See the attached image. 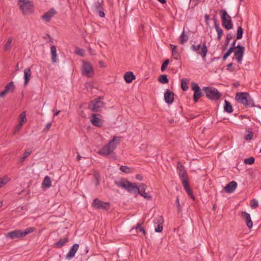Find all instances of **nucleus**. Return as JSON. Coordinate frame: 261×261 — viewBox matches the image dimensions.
Returning a JSON list of instances; mask_svg holds the SVG:
<instances>
[{"mask_svg": "<svg viewBox=\"0 0 261 261\" xmlns=\"http://www.w3.org/2000/svg\"><path fill=\"white\" fill-rule=\"evenodd\" d=\"M120 170L124 173H129L130 171V168L126 166H121L120 168Z\"/></svg>", "mask_w": 261, "mask_h": 261, "instance_id": "nucleus-44", "label": "nucleus"}, {"mask_svg": "<svg viewBox=\"0 0 261 261\" xmlns=\"http://www.w3.org/2000/svg\"><path fill=\"white\" fill-rule=\"evenodd\" d=\"M141 196L143 197L145 199L150 200L152 199V196L145 192L139 193Z\"/></svg>", "mask_w": 261, "mask_h": 261, "instance_id": "nucleus-42", "label": "nucleus"}, {"mask_svg": "<svg viewBox=\"0 0 261 261\" xmlns=\"http://www.w3.org/2000/svg\"><path fill=\"white\" fill-rule=\"evenodd\" d=\"M241 214L242 218L245 220L247 226L250 229L253 226V222L250 214L244 211L241 212Z\"/></svg>", "mask_w": 261, "mask_h": 261, "instance_id": "nucleus-16", "label": "nucleus"}, {"mask_svg": "<svg viewBox=\"0 0 261 261\" xmlns=\"http://www.w3.org/2000/svg\"><path fill=\"white\" fill-rule=\"evenodd\" d=\"M96 12L98 14L99 16L100 17H104L105 16V14L104 12L102 10V9H100L99 10L96 11Z\"/></svg>", "mask_w": 261, "mask_h": 261, "instance_id": "nucleus-52", "label": "nucleus"}, {"mask_svg": "<svg viewBox=\"0 0 261 261\" xmlns=\"http://www.w3.org/2000/svg\"><path fill=\"white\" fill-rule=\"evenodd\" d=\"M92 205L94 208L107 210L110 206V203L109 202H104L98 199H95L93 201Z\"/></svg>", "mask_w": 261, "mask_h": 261, "instance_id": "nucleus-10", "label": "nucleus"}, {"mask_svg": "<svg viewBox=\"0 0 261 261\" xmlns=\"http://www.w3.org/2000/svg\"><path fill=\"white\" fill-rule=\"evenodd\" d=\"M135 75L132 71L126 72L124 76V79L127 83H130L133 80L135 79Z\"/></svg>", "mask_w": 261, "mask_h": 261, "instance_id": "nucleus-24", "label": "nucleus"}, {"mask_svg": "<svg viewBox=\"0 0 261 261\" xmlns=\"http://www.w3.org/2000/svg\"><path fill=\"white\" fill-rule=\"evenodd\" d=\"M237 40H235L233 41V42L231 43V47L230 48H232L233 50H234L235 49H237V46L236 45Z\"/></svg>", "mask_w": 261, "mask_h": 261, "instance_id": "nucleus-57", "label": "nucleus"}, {"mask_svg": "<svg viewBox=\"0 0 261 261\" xmlns=\"http://www.w3.org/2000/svg\"><path fill=\"white\" fill-rule=\"evenodd\" d=\"M121 139V137L114 136L107 144L97 152V153L102 156L112 154L116 149L117 145L120 143Z\"/></svg>", "mask_w": 261, "mask_h": 261, "instance_id": "nucleus-2", "label": "nucleus"}, {"mask_svg": "<svg viewBox=\"0 0 261 261\" xmlns=\"http://www.w3.org/2000/svg\"><path fill=\"white\" fill-rule=\"evenodd\" d=\"M51 123H48L46 124V126H45L44 128L43 129V132H47L51 127Z\"/></svg>", "mask_w": 261, "mask_h": 261, "instance_id": "nucleus-55", "label": "nucleus"}, {"mask_svg": "<svg viewBox=\"0 0 261 261\" xmlns=\"http://www.w3.org/2000/svg\"><path fill=\"white\" fill-rule=\"evenodd\" d=\"M94 177L96 180H100V175L97 172L94 173Z\"/></svg>", "mask_w": 261, "mask_h": 261, "instance_id": "nucleus-56", "label": "nucleus"}, {"mask_svg": "<svg viewBox=\"0 0 261 261\" xmlns=\"http://www.w3.org/2000/svg\"><path fill=\"white\" fill-rule=\"evenodd\" d=\"M191 49L200 55L203 60H205L208 51L205 42H204L201 46L200 44H192L191 46Z\"/></svg>", "mask_w": 261, "mask_h": 261, "instance_id": "nucleus-7", "label": "nucleus"}, {"mask_svg": "<svg viewBox=\"0 0 261 261\" xmlns=\"http://www.w3.org/2000/svg\"><path fill=\"white\" fill-rule=\"evenodd\" d=\"M214 27L218 34L217 39L220 40L223 34V31L220 27L219 24L218 23L217 20L216 19H215V21Z\"/></svg>", "mask_w": 261, "mask_h": 261, "instance_id": "nucleus-23", "label": "nucleus"}, {"mask_svg": "<svg viewBox=\"0 0 261 261\" xmlns=\"http://www.w3.org/2000/svg\"><path fill=\"white\" fill-rule=\"evenodd\" d=\"M50 53L51 55V61L53 63H56L58 61V56L57 54V49L55 46L53 45L50 47Z\"/></svg>", "mask_w": 261, "mask_h": 261, "instance_id": "nucleus-27", "label": "nucleus"}, {"mask_svg": "<svg viewBox=\"0 0 261 261\" xmlns=\"http://www.w3.org/2000/svg\"><path fill=\"white\" fill-rule=\"evenodd\" d=\"M158 81L161 84H167L169 82V80L167 75L166 74L161 75L158 79Z\"/></svg>", "mask_w": 261, "mask_h": 261, "instance_id": "nucleus-31", "label": "nucleus"}, {"mask_svg": "<svg viewBox=\"0 0 261 261\" xmlns=\"http://www.w3.org/2000/svg\"><path fill=\"white\" fill-rule=\"evenodd\" d=\"M164 219L162 216H159L156 217L153 220L155 231L156 232H161L163 231V223Z\"/></svg>", "mask_w": 261, "mask_h": 261, "instance_id": "nucleus-15", "label": "nucleus"}, {"mask_svg": "<svg viewBox=\"0 0 261 261\" xmlns=\"http://www.w3.org/2000/svg\"><path fill=\"white\" fill-rule=\"evenodd\" d=\"M69 241V239L67 237L60 239L58 242H56L54 244V246L57 248H61L65 244L68 242Z\"/></svg>", "mask_w": 261, "mask_h": 261, "instance_id": "nucleus-25", "label": "nucleus"}, {"mask_svg": "<svg viewBox=\"0 0 261 261\" xmlns=\"http://www.w3.org/2000/svg\"><path fill=\"white\" fill-rule=\"evenodd\" d=\"M191 88L194 92L198 91L199 90V89H200L199 86L196 83L194 82H193L192 83Z\"/></svg>", "mask_w": 261, "mask_h": 261, "instance_id": "nucleus-48", "label": "nucleus"}, {"mask_svg": "<svg viewBox=\"0 0 261 261\" xmlns=\"http://www.w3.org/2000/svg\"><path fill=\"white\" fill-rule=\"evenodd\" d=\"M23 125V124L22 123L19 122V123L15 126V130H14L15 133H16V132H18V131H19L21 129Z\"/></svg>", "mask_w": 261, "mask_h": 261, "instance_id": "nucleus-50", "label": "nucleus"}, {"mask_svg": "<svg viewBox=\"0 0 261 261\" xmlns=\"http://www.w3.org/2000/svg\"><path fill=\"white\" fill-rule=\"evenodd\" d=\"M170 46L172 48V52H173V51H176V48H177V46L175 45H173V44H170Z\"/></svg>", "mask_w": 261, "mask_h": 261, "instance_id": "nucleus-58", "label": "nucleus"}, {"mask_svg": "<svg viewBox=\"0 0 261 261\" xmlns=\"http://www.w3.org/2000/svg\"><path fill=\"white\" fill-rule=\"evenodd\" d=\"M136 229L139 230V231L142 232L143 234H145V233H146L145 230L143 227H141V225L140 224H137V225L136 227Z\"/></svg>", "mask_w": 261, "mask_h": 261, "instance_id": "nucleus-49", "label": "nucleus"}, {"mask_svg": "<svg viewBox=\"0 0 261 261\" xmlns=\"http://www.w3.org/2000/svg\"><path fill=\"white\" fill-rule=\"evenodd\" d=\"M75 53L81 57H84L85 56V50L83 48H81L78 47L75 48Z\"/></svg>", "mask_w": 261, "mask_h": 261, "instance_id": "nucleus-36", "label": "nucleus"}, {"mask_svg": "<svg viewBox=\"0 0 261 261\" xmlns=\"http://www.w3.org/2000/svg\"><path fill=\"white\" fill-rule=\"evenodd\" d=\"M13 41V38L10 37L8 38L7 42L5 45V49L8 50L10 48L11 44Z\"/></svg>", "mask_w": 261, "mask_h": 261, "instance_id": "nucleus-37", "label": "nucleus"}, {"mask_svg": "<svg viewBox=\"0 0 261 261\" xmlns=\"http://www.w3.org/2000/svg\"><path fill=\"white\" fill-rule=\"evenodd\" d=\"M204 18H205V21L207 22L210 19L209 15L207 14H205L204 16Z\"/></svg>", "mask_w": 261, "mask_h": 261, "instance_id": "nucleus-61", "label": "nucleus"}, {"mask_svg": "<svg viewBox=\"0 0 261 261\" xmlns=\"http://www.w3.org/2000/svg\"><path fill=\"white\" fill-rule=\"evenodd\" d=\"M79 247V245L78 244H74L72 247L70 249L69 252L66 255L67 258H73L76 251H77Z\"/></svg>", "mask_w": 261, "mask_h": 261, "instance_id": "nucleus-21", "label": "nucleus"}, {"mask_svg": "<svg viewBox=\"0 0 261 261\" xmlns=\"http://www.w3.org/2000/svg\"><path fill=\"white\" fill-rule=\"evenodd\" d=\"M35 230V228L33 227L27 228L23 230L21 229H16L7 233L6 234V237L12 240L19 239L23 238L27 235L33 232Z\"/></svg>", "mask_w": 261, "mask_h": 261, "instance_id": "nucleus-3", "label": "nucleus"}, {"mask_svg": "<svg viewBox=\"0 0 261 261\" xmlns=\"http://www.w3.org/2000/svg\"><path fill=\"white\" fill-rule=\"evenodd\" d=\"M189 39V36L185 34L184 30L180 36L179 37V41L180 44H184Z\"/></svg>", "mask_w": 261, "mask_h": 261, "instance_id": "nucleus-29", "label": "nucleus"}, {"mask_svg": "<svg viewBox=\"0 0 261 261\" xmlns=\"http://www.w3.org/2000/svg\"><path fill=\"white\" fill-rule=\"evenodd\" d=\"M32 153V150L31 149H28L25 150L23 153V156L26 158L29 156Z\"/></svg>", "mask_w": 261, "mask_h": 261, "instance_id": "nucleus-54", "label": "nucleus"}, {"mask_svg": "<svg viewBox=\"0 0 261 261\" xmlns=\"http://www.w3.org/2000/svg\"><path fill=\"white\" fill-rule=\"evenodd\" d=\"M172 55L175 60H179L180 58V54L177 50L172 52Z\"/></svg>", "mask_w": 261, "mask_h": 261, "instance_id": "nucleus-46", "label": "nucleus"}, {"mask_svg": "<svg viewBox=\"0 0 261 261\" xmlns=\"http://www.w3.org/2000/svg\"><path fill=\"white\" fill-rule=\"evenodd\" d=\"M32 75L31 68H27L24 70V86L28 85Z\"/></svg>", "mask_w": 261, "mask_h": 261, "instance_id": "nucleus-20", "label": "nucleus"}, {"mask_svg": "<svg viewBox=\"0 0 261 261\" xmlns=\"http://www.w3.org/2000/svg\"><path fill=\"white\" fill-rule=\"evenodd\" d=\"M176 202L177 206V211H178V213H179L181 211V207L180 203H179V200L178 197H176Z\"/></svg>", "mask_w": 261, "mask_h": 261, "instance_id": "nucleus-51", "label": "nucleus"}, {"mask_svg": "<svg viewBox=\"0 0 261 261\" xmlns=\"http://www.w3.org/2000/svg\"><path fill=\"white\" fill-rule=\"evenodd\" d=\"M81 73L83 75L87 77H91L93 76L94 71L91 64L89 62L85 61L82 62Z\"/></svg>", "mask_w": 261, "mask_h": 261, "instance_id": "nucleus-8", "label": "nucleus"}, {"mask_svg": "<svg viewBox=\"0 0 261 261\" xmlns=\"http://www.w3.org/2000/svg\"><path fill=\"white\" fill-rule=\"evenodd\" d=\"M203 90L205 92L206 96L212 100H217L222 95L219 91L214 87H205L203 88Z\"/></svg>", "mask_w": 261, "mask_h": 261, "instance_id": "nucleus-5", "label": "nucleus"}, {"mask_svg": "<svg viewBox=\"0 0 261 261\" xmlns=\"http://www.w3.org/2000/svg\"><path fill=\"white\" fill-rule=\"evenodd\" d=\"M233 64L232 63H230L229 64H228L227 65V69L228 70H229V68H230V67H231L232 66Z\"/></svg>", "mask_w": 261, "mask_h": 261, "instance_id": "nucleus-64", "label": "nucleus"}, {"mask_svg": "<svg viewBox=\"0 0 261 261\" xmlns=\"http://www.w3.org/2000/svg\"><path fill=\"white\" fill-rule=\"evenodd\" d=\"M237 187V184L234 181H231L229 183H228L224 188V191L226 193H232L233 192Z\"/></svg>", "mask_w": 261, "mask_h": 261, "instance_id": "nucleus-19", "label": "nucleus"}, {"mask_svg": "<svg viewBox=\"0 0 261 261\" xmlns=\"http://www.w3.org/2000/svg\"><path fill=\"white\" fill-rule=\"evenodd\" d=\"M15 89L13 82H9L5 87V90L0 93V97L5 96L9 92L13 91Z\"/></svg>", "mask_w": 261, "mask_h": 261, "instance_id": "nucleus-18", "label": "nucleus"}, {"mask_svg": "<svg viewBox=\"0 0 261 261\" xmlns=\"http://www.w3.org/2000/svg\"><path fill=\"white\" fill-rule=\"evenodd\" d=\"M158 1L162 4H164L166 3V0H158Z\"/></svg>", "mask_w": 261, "mask_h": 261, "instance_id": "nucleus-63", "label": "nucleus"}, {"mask_svg": "<svg viewBox=\"0 0 261 261\" xmlns=\"http://www.w3.org/2000/svg\"><path fill=\"white\" fill-rule=\"evenodd\" d=\"M237 48L234 49V57L237 59L239 64H241L244 54L245 47L240 45H237Z\"/></svg>", "mask_w": 261, "mask_h": 261, "instance_id": "nucleus-13", "label": "nucleus"}, {"mask_svg": "<svg viewBox=\"0 0 261 261\" xmlns=\"http://www.w3.org/2000/svg\"><path fill=\"white\" fill-rule=\"evenodd\" d=\"M100 114L93 113L90 118L91 123L95 126L101 127L103 125V120Z\"/></svg>", "mask_w": 261, "mask_h": 261, "instance_id": "nucleus-12", "label": "nucleus"}, {"mask_svg": "<svg viewBox=\"0 0 261 261\" xmlns=\"http://www.w3.org/2000/svg\"><path fill=\"white\" fill-rule=\"evenodd\" d=\"M51 186V181L50 178L48 176H46L42 182V188H49Z\"/></svg>", "mask_w": 261, "mask_h": 261, "instance_id": "nucleus-26", "label": "nucleus"}, {"mask_svg": "<svg viewBox=\"0 0 261 261\" xmlns=\"http://www.w3.org/2000/svg\"><path fill=\"white\" fill-rule=\"evenodd\" d=\"M169 60L168 59L166 60L161 66V71L162 72L164 71L165 69L167 68L168 65L169 64Z\"/></svg>", "mask_w": 261, "mask_h": 261, "instance_id": "nucleus-45", "label": "nucleus"}, {"mask_svg": "<svg viewBox=\"0 0 261 261\" xmlns=\"http://www.w3.org/2000/svg\"><path fill=\"white\" fill-rule=\"evenodd\" d=\"M232 51H233L232 48H229L223 57V60L224 61L230 55Z\"/></svg>", "mask_w": 261, "mask_h": 261, "instance_id": "nucleus-43", "label": "nucleus"}, {"mask_svg": "<svg viewBox=\"0 0 261 261\" xmlns=\"http://www.w3.org/2000/svg\"><path fill=\"white\" fill-rule=\"evenodd\" d=\"M46 38H48L49 39H50V41H51V42H53V38H51V37L50 36V35H49V34H47L46 35V37H44V39H46Z\"/></svg>", "mask_w": 261, "mask_h": 261, "instance_id": "nucleus-60", "label": "nucleus"}, {"mask_svg": "<svg viewBox=\"0 0 261 261\" xmlns=\"http://www.w3.org/2000/svg\"><path fill=\"white\" fill-rule=\"evenodd\" d=\"M221 16V19L222 21V25L227 30H229L233 28V24L231 20V17L224 9H221L219 11Z\"/></svg>", "mask_w": 261, "mask_h": 261, "instance_id": "nucleus-6", "label": "nucleus"}, {"mask_svg": "<svg viewBox=\"0 0 261 261\" xmlns=\"http://www.w3.org/2000/svg\"><path fill=\"white\" fill-rule=\"evenodd\" d=\"M115 183L117 187H121L128 192L134 193L135 195L145 192L147 188L146 185L143 183H141L139 186H137L136 183L131 182L125 178L116 181Z\"/></svg>", "mask_w": 261, "mask_h": 261, "instance_id": "nucleus-1", "label": "nucleus"}, {"mask_svg": "<svg viewBox=\"0 0 261 261\" xmlns=\"http://www.w3.org/2000/svg\"><path fill=\"white\" fill-rule=\"evenodd\" d=\"M93 8L95 12L100 9H102L101 4L99 1L94 2L93 5Z\"/></svg>", "mask_w": 261, "mask_h": 261, "instance_id": "nucleus-38", "label": "nucleus"}, {"mask_svg": "<svg viewBox=\"0 0 261 261\" xmlns=\"http://www.w3.org/2000/svg\"><path fill=\"white\" fill-rule=\"evenodd\" d=\"M182 185L188 195L190 196L192 198L194 199V197L191 189L190 188L188 182L185 180Z\"/></svg>", "mask_w": 261, "mask_h": 261, "instance_id": "nucleus-30", "label": "nucleus"}, {"mask_svg": "<svg viewBox=\"0 0 261 261\" xmlns=\"http://www.w3.org/2000/svg\"><path fill=\"white\" fill-rule=\"evenodd\" d=\"M252 137H253V134L251 132H250L248 134H247L246 136H245V139L247 140H251L252 139Z\"/></svg>", "mask_w": 261, "mask_h": 261, "instance_id": "nucleus-53", "label": "nucleus"}, {"mask_svg": "<svg viewBox=\"0 0 261 261\" xmlns=\"http://www.w3.org/2000/svg\"><path fill=\"white\" fill-rule=\"evenodd\" d=\"M54 111L55 112L54 116H57L60 113V111H59V110H57L56 111Z\"/></svg>", "mask_w": 261, "mask_h": 261, "instance_id": "nucleus-62", "label": "nucleus"}, {"mask_svg": "<svg viewBox=\"0 0 261 261\" xmlns=\"http://www.w3.org/2000/svg\"><path fill=\"white\" fill-rule=\"evenodd\" d=\"M181 88L182 90L186 91H187L189 87L187 85V82L186 81V79H182L181 82Z\"/></svg>", "mask_w": 261, "mask_h": 261, "instance_id": "nucleus-40", "label": "nucleus"}, {"mask_svg": "<svg viewBox=\"0 0 261 261\" xmlns=\"http://www.w3.org/2000/svg\"><path fill=\"white\" fill-rule=\"evenodd\" d=\"M174 93L170 91L169 89H166L164 94V100L165 102L170 105L174 101Z\"/></svg>", "mask_w": 261, "mask_h": 261, "instance_id": "nucleus-17", "label": "nucleus"}, {"mask_svg": "<svg viewBox=\"0 0 261 261\" xmlns=\"http://www.w3.org/2000/svg\"><path fill=\"white\" fill-rule=\"evenodd\" d=\"M224 103H225L224 106V111L226 112H227L228 113H230L232 112L233 109H232V105H231L230 102H229V101H228L226 100H225Z\"/></svg>", "mask_w": 261, "mask_h": 261, "instance_id": "nucleus-28", "label": "nucleus"}, {"mask_svg": "<svg viewBox=\"0 0 261 261\" xmlns=\"http://www.w3.org/2000/svg\"><path fill=\"white\" fill-rule=\"evenodd\" d=\"M202 94L200 91V89L198 91H196L194 92V96H193V99L195 102H197L199 98L202 96Z\"/></svg>", "mask_w": 261, "mask_h": 261, "instance_id": "nucleus-33", "label": "nucleus"}, {"mask_svg": "<svg viewBox=\"0 0 261 261\" xmlns=\"http://www.w3.org/2000/svg\"><path fill=\"white\" fill-rule=\"evenodd\" d=\"M243 32L244 31L242 28L241 27H239L237 30V39L239 40L242 39Z\"/></svg>", "mask_w": 261, "mask_h": 261, "instance_id": "nucleus-35", "label": "nucleus"}, {"mask_svg": "<svg viewBox=\"0 0 261 261\" xmlns=\"http://www.w3.org/2000/svg\"><path fill=\"white\" fill-rule=\"evenodd\" d=\"M102 97H99L92 100L88 106V108L92 112H99L104 107V103L101 100Z\"/></svg>", "mask_w": 261, "mask_h": 261, "instance_id": "nucleus-9", "label": "nucleus"}, {"mask_svg": "<svg viewBox=\"0 0 261 261\" xmlns=\"http://www.w3.org/2000/svg\"><path fill=\"white\" fill-rule=\"evenodd\" d=\"M233 35L231 33H228L226 36V38L225 40V42L224 44V47L223 48V50H225L226 49V46H228V45L229 43L230 40L232 38Z\"/></svg>", "mask_w": 261, "mask_h": 261, "instance_id": "nucleus-34", "label": "nucleus"}, {"mask_svg": "<svg viewBox=\"0 0 261 261\" xmlns=\"http://www.w3.org/2000/svg\"><path fill=\"white\" fill-rule=\"evenodd\" d=\"M10 180V178L7 176H5L0 178V188L3 187L7 182H8V181Z\"/></svg>", "mask_w": 261, "mask_h": 261, "instance_id": "nucleus-32", "label": "nucleus"}, {"mask_svg": "<svg viewBox=\"0 0 261 261\" xmlns=\"http://www.w3.org/2000/svg\"><path fill=\"white\" fill-rule=\"evenodd\" d=\"M56 14V11L54 9L49 10L42 15V18L46 22L49 21L50 18Z\"/></svg>", "mask_w": 261, "mask_h": 261, "instance_id": "nucleus-22", "label": "nucleus"}, {"mask_svg": "<svg viewBox=\"0 0 261 261\" xmlns=\"http://www.w3.org/2000/svg\"><path fill=\"white\" fill-rule=\"evenodd\" d=\"M258 201L255 199H252L250 202V206L252 208H256L258 206Z\"/></svg>", "mask_w": 261, "mask_h": 261, "instance_id": "nucleus-47", "label": "nucleus"}, {"mask_svg": "<svg viewBox=\"0 0 261 261\" xmlns=\"http://www.w3.org/2000/svg\"><path fill=\"white\" fill-rule=\"evenodd\" d=\"M177 168L178 175L182 181V184H184L185 180L188 182V175L185 169L184 166L179 162H178Z\"/></svg>", "mask_w": 261, "mask_h": 261, "instance_id": "nucleus-14", "label": "nucleus"}, {"mask_svg": "<svg viewBox=\"0 0 261 261\" xmlns=\"http://www.w3.org/2000/svg\"><path fill=\"white\" fill-rule=\"evenodd\" d=\"M136 178L139 180H142L143 179V177L140 174H137L136 175Z\"/></svg>", "mask_w": 261, "mask_h": 261, "instance_id": "nucleus-59", "label": "nucleus"}, {"mask_svg": "<svg viewBox=\"0 0 261 261\" xmlns=\"http://www.w3.org/2000/svg\"><path fill=\"white\" fill-rule=\"evenodd\" d=\"M18 5L20 9L22 10L23 14H28L31 11V5L30 1L29 0H19Z\"/></svg>", "mask_w": 261, "mask_h": 261, "instance_id": "nucleus-11", "label": "nucleus"}, {"mask_svg": "<svg viewBox=\"0 0 261 261\" xmlns=\"http://www.w3.org/2000/svg\"><path fill=\"white\" fill-rule=\"evenodd\" d=\"M19 122L22 123L23 124L27 121L26 114L25 112H22L19 116Z\"/></svg>", "mask_w": 261, "mask_h": 261, "instance_id": "nucleus-39", "label": "nucleus"}, {"mask_svg": "<svg viewBox=\"0 0 261 261\" xmlns=\"http://www.w3.org/2000/svg\"><path fill=\"white\" fill-rule=\"evenodd\" d=\"M236 99L240 103L249 107H255L253 99L247 92H238L236 96Z\"/></svg>", "mask_w": 261, "mask_h": 261, "instance_id": "nucleus-4", "label": "nucleus"}, {"mask_svg": "<svg viewBox=\"0 0 261 261\" xmlns=\"http://www.w3.org/2000/svg\"><path fill=\"white\" fill-rule=\"evenodd\" d=\"M254 158L251 156L249 158L245 159L244 160V163L246 164L252 165L254 163Z\"/></svg>", "mask_w": 261, "mask_h": 261, "instance_id": "nucleus-41", "label": "nucleus"}]
</instances>
